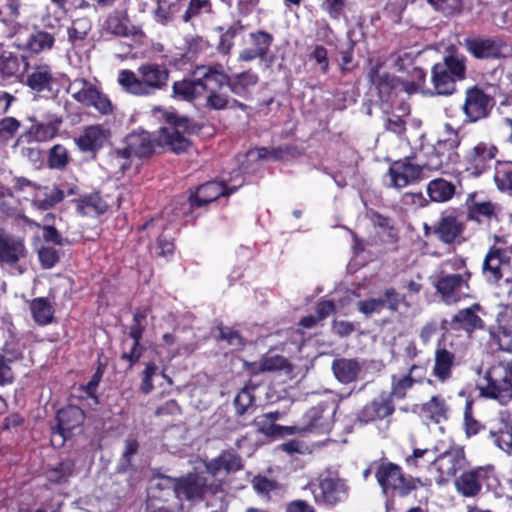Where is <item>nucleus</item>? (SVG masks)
I'll return each instance as SVG.
<instances>
[{
  "instance_id": "obj_1",
  "label": "nucleus",
  "mask_w": 512,
  "mask_h": 512,
  "mask_svg": "<svg viewBox=\"0 0 512 512\" xmlns=\"http://www.w3.org/2000/svg\"><path fill=\"white\" fill-rule=\"evenodd\" d=\"M485 385L479 387L480 396L496 400L502 405L512 401V363L492 366L485 375ZM464 426L468 436L476 435L481 429L487 430L486 440L512 457V409L499 411L498 416L482 426L466 407Z\"/></svg>"
},
{
  "instance_id": "obj_2",
  "label": "nucleus",
  "mask_w": 512,
  "mask_h": 512,
  "mask_svg": "<svg viewBox=\"0 0 512 512\" xmlns=\"http://www.w3.org/2000/svg\"><path fill=\"white\" fill-rule=\"evenodd\" d=\"M393 63L398 71L411 68L412 80L391 77L387 73L381 72L382 64L377 61L369 71V79L380 94L388 95L393 90L405 91L408 94L424 91L425 73L422 69L413 66V58L410 53L403 52L394 56Z\"/></svg>"
},
{
  "instance_id": "obj_3",
  "label": "nucleus",
  "mask_w": 512,
  "mask_h": 512,
  "mask_svg": "<svg viewBox=\"0 0 512 512\" xmlns=\"http://www.w3.org/2000/svg\"><path fill=\"white\" fill-rule=\"evenodd\" d=\"M169 79L168 69L156 63L142 64L137 74L131 70H121L118 74L119 85L128 93L138 96L150 95L166 86Z\"/></svg>"
},
{
  "instance_id": "obj_4",
  "label": "nucleus",
  "mask_w": 512,
  "mask_h": 512,
  "mask_svg": "<svg viewBox=\"0 0 512 512\" xmlns=\"http://www.w3.org/2000/svg\"><path fill=\"white\" fill-rule=\"evenodd\" d=\"M470 273L462 259L448 260L434 282L437 292L447 304H453L467 297Z\"/></svg>"
},
{
  "instance_id": "obj_5",
  "label": "nucleus",
  "mask_w": 512,
  "mask_h": 512,
  "mask_svg": "<svg viewBox=\"0 0 512 512\" xmlns=\"http://www.w3.org/2000/svg\"><path fill=\"white\" fill-rule=\"evenodd\" d=\"M465 57L458 54L449 55L443 62L433 66L431 82L433 91L431 94L451 95L455 92V84L465 78Z\"/></svg>"
},
{
  "instance_id": "obj_6",
  "label": "nucleus",
  "mask_w": 512,
  "mask_h": 512,
  "mask_svg": "<svg viewBox=\"0 0 512 512\" xmlns=\"http://www.w3.org/2000/svg\"><path fill=\"white\" fill-rule=\"evenodd\" d=\"M375 477L384 494L407 495L412 489L421 484L420 480L406 477L400 466L392 462H383L378 465Z\"/></svg>"
},
{
  "instance_id": "obj_7",
  "label": "nucleus",
  "mask_w": 512,
  "mask_h": 512,
  "mask_svg": "<svg viewBox=\"0 0 512 512\" xmlns=\"http://www.w3.org/2000/svg\"><path fill=\"white\" fill-rule=\"evenodd\" d=\"M155 142L146 131L130 133L126 138V147L112 152L111 159L121 170L130 166L131 155L144 157L150 155L154 150Z\"/></svg>"
},
{
  "instance_id": "obj_8",
  "label": "nucleus",
  "mask_w": 512,
  "mask_h": 512,
  "mask_svg": "<svg viewBox=\"0 0 512 512\" xmlns=\"http://www.w3.org/2000/svg\"><path fill=\"white\" fill-rule=\"evenodd\" d=\"M445 128L449 137L425 148L426 160L418 163L421 165L422 172L424 170L438 171L442 169L448 162L450 153L460 144L457 132L448 124L445 125Z\"/></svg>"
},
{
  "instance_id": "obj_9",
  "label": "nucleus",
  "mask_w": 512,
  "mask_h": 512,
  "mask_svg": "<svg viewBox=\"0 0 512 512\" xmlns=\"http://www.w3.org/2000/svg\"><path fill=\"white\" fill-rule=\"evenodd\" d=\"M67 92L77 102L85 106H93L101 114H109L112 112V104L110 100L102 94L92 83L85 79L79 78L73 80Z\"/></svg>"
},
{
  "instance_id": "obj_10",
  "label": "nucleus",
  "mask_w": 512,
  "mask_h": 512,
  "mask_svg": "<svg viewBox=\"0 0 512 512\" xmlns=\"http://www.w3.org/2000/svg\"><path fill=\"white\" fill-rule=\"evenodd\" d=\"M187 133V119H175L173 121L170 119L164 127L160 128L156 141L158 145L167 147L175 153H180L186 151L190 146Z\"/></svg>"
},
{
  "instance_id": "obj_11",
  "label": "nucleus",
  "mask_w": 512,
  "mask_h": 512,
  "mask_svg": "<svg viewBox=\"0 0 512 512\" xmlns=\"http://www.w3.org/2000/svg\"><path fill=\"white\" fill-rule=\"evenodd\" d=\"M309 488L319 504L333 505L347 498L348 489L343 480L333 477L320 478L311 482Z\"/></svg>"
},
{
  "instance_id": "obj_12",
  "label": "nucleus",
  "mask_w": 512,
  "mask_h": 512,
  "mask_svg": "<svg viewBox=\"0 0 512 512\" xmlns=\"http://www.w3.org/2000/svg\"><path fill=\"white\" fill-rule=\"evenodd\" d=\"M421 175V165L405 158L391 164L386 175V183L389 187L401 189L416 183L421 178Z\"/></svg>"
},
{
  "instance_id": "obj_13",
  "label": "nucleus",
  "mask_w": 512,
  "mask_h": 512,
  "mask_svg": "<svg viewBox=\"0 0 512 512\" xmlns=\"http://www.w3.org/2000/svg\"><path fill=\"white\" fill-rule=\"evenodd\" d=\"M497 151L493 144L485 142H479L469 148L463 156L466 171L475 176L480 175L490 167Z\"/></svg>"
},
{
  "instance_id": "obj_14",
  "label": "nucleus",
  "mask_w": 512,
  "mask_h": 512,
  "mask_svg": "<svg viewBox=\"0 0 512 512\" xmlns=\"http://www.w3.org/2000/svg\"><path fill=\"white\" fill-rule=\"evenodd\" d=\"M68 13L67 0H40L37 17L44 28L55 30L64 25Z\"/></svg>"
},
{
  "instance_id": "obj_15",
  "label": "nucleus",
  "mask_w": 512,
  "mask_h": 512,
  "mask_svg": "<svg viewBox=\"0 0 512 512\" xmlns=\"http://www.w3.org/2000/svg\"><path fill=\"white\" fill-rule=\"evenodd\" d=\"M464 461V453L457 447L450 448L438 457L434 456L433 468L438 473L435 481L440 485L449 481L464 466Z\"/></svg>"
},
{
  "instance_id": "obj_16",
  "label": "nucleus",
  "mask_w": 512,
  "mask_h": 512,
  "mask_svg": "<svg viewBox=\"0 0 512 512\" xmlns=\"http://www.w3.org/2000/svg\"><path fill=\"white\" fill-rule=\"evenodd\" d=\"M493 473L491 466L476 467L472 470L463 472L455 480V488L458 493L464 497H474L478 495L482 488V483Z\"/></svg>"
},
{
  "instance_id": "obj_17",
  "label": "nucleus",
  "mask_w": 512,
  "mask_h": 512,
  "mask_svg": "<svg viewBox=\"0 0 512 512\" xmlns=\"http://www.w3.org/2000/svg\"><path fill=\"white\" fill-rule=\"evenodd\" d=\"M402 301H404V297L394 288H389L386 289L381 296L359 301L357 308L365 316H371L373 314H379L385 308L395 312L398 310Z\"/></svg>"
},
{
  "instance_id": "obj_18",
  "label": "nucleus",
  "mask_w": 512,
  "mask_h": 512,
  "mask_svg": "<svg viewBox=\"0 0 512 512\" xmlns=\"http://www.w3.org/2000/svg\"><path fill=\"white\" fill-rule=\"evenodd\" d=\"M492 107L491 98L477 87L466 91L463 111L470 122L485 118Z\"/></svg>"
},
{
  "instance_id": "obj_19",
  "label": "nucleus",
  "mask_w": 512,
  "mask_h": 512,
  "mask_svg": "<svg viewBox=\"0 0 512 512\" xmlns=\"http://www.w3.org/2000/svg\"><path fill=\"white\" fill-rule=\"evenodd\" d=\"M273 42V36L265 31L251 32L246 40L247 47L239 53V60L251 62L257 58H264Z\"/></svg>"
},
{
  "instance_id": "obj_20",
  "label": "nucleus",
  "mask_w": 512,
  "mask_h": 512,
  "mask_svg": "<svg viewBox=\"0 0 512 512\" xmlns=\"http://www.w3.org/2000/svg\"><path fill=\"white\" fill-rule=\"evenodd\" d=\"M206 479L196 473H189L184 477L175 479L174 492L179 499H201L206 490Z\"/></svg>"
},
{
  "instance_id": "obj_21",
  "label": "nucleus",
  "mask_w": 512,
  "mask_h": 512,
  "mask_svg": "<svg viewBox=\"0 0 512 512\" xmlns=\"http://www.w3.org/2000/svg\"><path fill=\"white\" fill-rule=\"evenodd\" d=\"M242 183L243 181L240 180L238 181L237 184L233 186H228L224 182L216 181L203 184L198 188L196 194L193 197H191L190 205L192 207H199L203 204H207L218 199L220 196H227L235 192L237 188L242 185Z\"/></svg>"
},
{
  "instance_id": "obj_22",
  "label": "nucleus",
  "mask_w": 512,
  "mask_h": 512,
  "mask_svg": "<svg viewBox=\"0 0 512 512\" xmlns=\"http://www.w3.org/2000/svg\"><path fill=\"white\" fill-rule=\"evenodd\" d=\"M467 50L476 58H498L508 53V47L496 39H468L465 41Z\"/></svg>"
},
{
  "instance_id": "obj_23",
  "label": "nucleus",
  "mask_w": 512,
  "mask_h": 512,
  "mask_svg": "<svg viewBox=\"0 0 512 512\" xmlns=\"http://www.w3.org/2000/svg\"><path fill=\"white\" fill-rule=\"evenodd\" d=\"M54 80L52 68L46 63H37L27 69L25 83L33 91H51Z\"/></svg>"
},
{
  "instance_id": "obj_24",
  "label": "nucleus",
  "mask_w": 512,
  "mask_h": 512,
  "mask_svg": "<svg viewBox=\"0 0 512 512\" xmlns=\"http://www.w3.org/2000/svg\"><path fill=\"white\" fill-rule=\"evenodd\" d=\"M193 76L202 83L205 91H213L216 88L228 85L229 76L220 64L198 66L193 71Z\"/></svg>"
},
{
  "instance_id": "obj_25",
  "label": "nucleus",
  "mask_w": 512,
  "mask_h": 512,
  "mask_svg": "<svg viewBox=\"0 0 512 512\" xmlns=\"http://www.w3.org/2000/svg\"><path fill=\"white\" fill-rule=\"evenodd\" d=\"M425 378V369L422 366L412 365L405 375H393L391 382L390 396L396 399L405 398L407 392L415 383L421 382Z\"/></svg>"
},
{
  "instance_id": "obj_26",
  "label": "nucleus",
  "mask_w": 512,
  "mask_h": 512,
  "mask_svg": "<svg viewBox=\"0 0 512 512\" xmlns=\"http://www.w3.org/2000/svg\"><path fill=\"white\" fill-rule=\"evenodd\" d=\"M457 364V355L439 343L434 353L433 375L439 381L446 382L452 377L453 368Z\"/></svg>"
},
{
  "instance_id": "obj_27",
  "label": "nucleus",
  "mask_w": 512,
  "mask_h": 512,
  "mask_svg": "<svg viewBox=\"0 0 512 512\" xmlns=\"http://www.w3.org/2000/svg\"><path fill=\"white\" fill-rule=\"evenodd\" d=\"M31 126L25 136L29 141L45 142L54 138L59 130L61 119L53 116L47 120H38L30 117Z\"/></svg>"
},
{
  "instance_id": "obj_28",
  "label": "nucleus",
  "mask_w": 512,
  "mask_h": 512,
  "mask_svg": "<svg viewBox=\"0 0 512 512\" xmlns=\"http://www.w3.org/2000/svg\"><path fill=\"white\" fill-rule=\"evenodd\" d=\"M510 271V262L501 249H491L483 263V273L490 281H498Z\"/></svg>"
},
{
  "instance_id": "obj_29",
  "label": "nucleus",
  "mask_w": 512,
  "mask_h": 512,
  "mask_svg": "<svg viewBox=\"0 0 512 512\" xmlns=\"http://www.w3.org/2000/svg\"><path fill=\"white\" fill-rule=\"evenodd\" d=\"M394 412L392 400L387 395H380L365 405L358 414V420L369 423L390 416Z\"/></svg>"
},
{
  "instance_id": "obj_30",
  "label": "nucleus",
  "mask_w": 512,
  "mask_h": 512,
  "mask_svg": "<svg viewBox=\"0 0 512 512\" xmlns=\"http://www.w3.org/2000/svg\"><path fill=\"white\" fill-rule=\"evenodd\" d=\"M103 27L106 32L120 37L136 36L141 32L139 26L130 23L125 11H114L111 13L107 17Z\"/></svg>"
},
{
  "instance_id": "obj_31",
  "label": "nucleus",
  "mask_w": 512,
  "mask_h": 512,
  "mask_svg": "<svg viewBox=\"0 0 512 512\" xmlns=\"http://www.w3.org/2000/svg\"><path fill=\"white\" fill-rule=\"evenodd\" d=\"M206 470L212 476L219 475L222 471L226 474L242 469L241 457L232 451H223L218 457L205 463Z\"/></svg>"
},
{
  "instance_id": "obj_32",
  "label": "nucleus",
  "mask_w": 512,
  "mask_h": 512,
  "mask_svg": "<svg viewBox=\"0 0 512 512\" xmlns=\"http://www.w3.org/2000/svg\"><path fill=\"white\" fill-rule=\"evenodd\" d=\"M109 137V130L101 125H91L84 129L76 139V143L82 151H94L101 148Z\"/></svg>"
},
{
  "instance_id": "obj_33",
  "label": "nucleus",
  "mask_w": 512,
  "mask_h": 512,
  "mask_svg": "<svg viewBox=\"0 0 512 512\" xmlns=\"http://www.w3.org/2000/svg\"><path fill=\"white\" fill-rule=\"evenodd\" d=\"M333 415L334 411L311 409L307 414L309 423L301 431L315 435L328 434L333 426Z\"/></svg>"
},
{
  "instance_id": "obj_34",
  "label": "nucleus",
  "mask_w": 512,
  "mask_h": 512,
  "mask_svg": "<svg viewBox=\"0 0 512 512\" xmlns=\"http://www.w3.org/2000/svg\"><path fill=\"white\" fill-rule=\"evenodd\" d=\"M25 256V247L21 240L7 235L0 228V261L13 264Z\"/></svg>"
},
{
  "instance_id": "obj_35",
  "label": "nucleus",
  "mask_w": 512,
  "mask_h": 512,
  "mask_svg": "<svg viewBox=\"0 0 512 512\" xmlns=\"http://www.w3.org/2000/svg\"><path fill=\"white\" fill-rule=\"evenodd\" d=\"M64 199V193L58 187L37 186L31 193L33 206L40 210H48Z\"/></svg>"
},
{
  "instance_id": "obj_36",
  "label": "nucleus",
  "mask_w": 512,
  "mask_h": 512,
  "mask_svg": "<svg viewBox=\"0 0 512 512\" xmlns=\"http://www.w3.org/2000/svg\"><path fill=\"white\" fill-rule=\"evenodd\" d=\"M83 418L82 410L76 406L61 409L57 414L58 430L54 432V437L58 435L63 441L66 438V433L79 426Z\"/></svg>"
},
{
  "instance_id": "obj_37",
  "label": "nucleus",
  "mask_w": 512,
  "mask_h": 512,
  "mask_svg": "<svg viewBox=\"0 0 512 512\" xmlns=\"http://www.w3.org/2000/svg\"><path fill=\"white\" fill-rule=\"evenodd\" d=\"M463 228L462 221L457 217L454 215H446L439 220L435 228V234L441 241L452 243L461 236Z\"/></svg>"
},
{
  "instance_id": "obj_38",
  "label": "nucleus",
  "mask_w": 512,
  "mask_h": 512,
  "mask_svg": "<svg viewBox=\"0 0 512 512\" xmlns=\"http://www.w3.org/2000/svg\"><path fill=\"white\" fill-rule=\"evenodd\" d=\"M448 405L441 395H434L422 404L421 414L424 418L430 419L435 423H440L448 417Z\"/></svg>"
},
{
  "instance_id": "obj_39",
  "label": "nucleus",
  "mask_w": 512,
  "mask_h": 512,
  "mask_svg": "<svg viewBox=\"0 0 512 512\" xmlns=\"http://www.w3.org/2000/svg\"><path fill=\"white\" fill-rule=\"evenodd\" d=\"M204 94V86L197 77L184 79L173 84V95L181 100L191 101Z\"/></svg>"
},
{
  "instance_id": "obj_40",
  "label": "nucleus",
  "mask_w": 512,
  "mask_h": 512,
  "mask_svg": "<svg viewBox=\"0 0 512 512\" xmlns=\"http://www.w3.org/2000/svg\"><path fill=\"white\" fill-rule=\"evenodd\" d=\"M478 310H480V306L478 304H474L469 308L462 309L454 315L452 323L456 328H461L468 332L474 329L482 328L483 321L476 314V311Z\"/></svg>"
},
{
  "instance_id": "obj_41",
  "label": "nucleus",
  "mask_w": 512,
  "mask_h": 512,
  "mask_svg": "<svg viewBox=\"0 0 512 512\" xmlns=\"http://www.w3.org/2000/svg\"><path fill=\"white\" fill-rule=\"evenodd\" d=\"M286 366V360L279 355H265L257 362H245L244 368L252 375L263 372L281 370Z\"/></svg>"
},
{
  "instance_id": "obj_42",
  "label": "nucleus",
  "mask_w": 512,
  "mask_h": 512,
  "mask_svg": "<svg viewBox=\"0 0 512 512\" xmlns=\"http://www.w3.org/2000/svg\"><path fill=\"white\" fill-rule=\"evenodd\" d=\"M258 82V75L251 71H246L232 77H229L228 86L237 96L246 97Z\"/></svg>"
},
{
  "instance_id": "obj_43",
  "label": "nucleus",
  "mask_w": 512,
  "mask_h": 512,
  "mask_svg": "<svg viewBox=\"0 0 512 512\" xmlns=\"http://www.w3.org/2000/svg\"><path fill=\"white\" fill-rule=\"evenodd\" d=\"M332 370L335 377L340 382L350 383L357 378L360 372V366L355 360L342 358L334 360Z\"/></svg>"
},
{
  "instance_id": "obj_44",
  "label": "nucleus",
  "mask_w": 512,
  "mask_h": 512,
  "mask_svg": "<svg viewBox=\"0 0 512 512\" xmlns=\"http://www.w3.org/2000/svg\"><path fill=\"white\" fill-rule=\"evenodd\" d=\"M54 42L55 38L51 33L37 30L28 36L22 46L27 51L37 54L45 50H50Z\"/></svg>"
},
{
  "instance_id": "obj_45",
  "label": "nucleus",
  "mask_w": 512,
  "mask_h": 512,
  "mask_svg": "<svg viewBox=\"0 0 512 512\" xmlns=\"http://www.w3.org/2000/svg\"><path fill=\"white\" fill-rule=\"evenodd\" d=\"M427 193L434 202H446L455 193V186L442 178L434 179L427 186Z\"/></svg>"
},
{
  "instance_id": "obj_46",
  "label": "nucleus",
  "mask_w": 512,
  "mask_h": 512,
  "mask_svg": "<svg viewBox=\"0 0 512 512\" xmlns=\"http://www.w3.org/2000/svg\"><path fill=\"white\" fill-rule=\"evenodd\" d=\"M30 310L35 322L46 325L53 319V308L46 298H36L30 304Z\"/></svg>"
},
{
  "instance_id": "obj_47",
  "label": "nucleus",
  "mask_w": 512,
  "mask_h": 512,
  "mask_svg": "<svg viewBox=\"0 0 512 512\" xmlns=\"http://www.w3.org/2000/svg\"><path fill=\"white\" fill-rule=\"evenodd\" d=\"M19 70L17 57L0 44V84L15 76Z\"/></svg>"
},
{
  "instance_id": "obj_48",
  "label": "nucleus",
  "mask_w": 512,
  "mask_h": 512,
  "mask_svg": "<svg viewBox=\"0 0 512 512\" xmlns=\"http://www.w3.org/2000/svg\"><path fill=\"white\" fill-rule=\"evenodd\" d=\"M77 209L82 215H99L106 211L107 204L99 195H91L80 200Z\"/></svg>"
},
{
  "instance_id": "obj_49",
  "label": "nucleus",
  "mask_w": 512,
  "mask_h": 512,
  "mask_svg": "<svg viewBox=\"0 0 512 512\" xmlns=\"http://www.w3.org/2000/svg\"><path fill=\"white\" fill-rule=\"evenodd\" d=\"M25 346L18 339L11 338L7 340L2 348V355L14 367L24 358Z\"/></svg>"
},
{
  "instance_id": "obj_50",
  "label": "nucleus",
  "mask_w": 512,
  "mask_h": 512,
  "mask_svg": "<svg viewBox=\"0 0 512 512\" xmlns=\"http://www.w3.org/2000/svg\"><path fill=\"white\" fill-rule=\"evenodd\" d=\"M494 180L500 190L512 191V162L498 163Z\"/></svg>"
},
{
  "instance_id": "obj_51",
  "label": "nucleus",
  "mask_w": 512,
  "mask_h": 512,
  "mask_svg": "<svg viewBox=\"0 0 512 512\" xmlns=\"http://www.w3.org/2000/svg\"><path fill=\"white\" fill-rule=\"evenodd\" d=\"M91 27V21L87 17L74 19L67 30L69 40L71 42L83 40L91 30Z\"/></svg>"
},
{
  "instance_id": "obj_52",
  "label": "nucleus",
  "mask_w": 512,
  "mask_h": 512,
  "mask_svg": "<svg viewBox=\"0 0 512 512\" xmlns=\"http://www.w3.org/2000/svg\"><path fill=\"white\" fill-rule=\"evenodd\" d=\"M435 452L430 449H414L412 455L406 458V464L409 467H423L427 464H432L434 461Z\"/></svg>"
},
{
  "instance_id": "obj_53",
  "label": "nucleus",
  "mask_w": 512,
  "mask_h": 512,
  "mask_svg": "<svg viewBox=\"0 0 512 512\" xmlns=\"http://www.w3.org/2000/svg\"><path fill=\"white\" fill-rule=\"evenodd\" d=\"M73 466L71 461H64L47 472V479L50 482L61 483L72 474Z\"/></svg>"
},
{
  "instance_id": "obj_54",
  "label": "nucleus",
  "mask_w": 512,
  "mask_h": 512,
  "mask_svg": "<svg viewBox=\"0 0 512 512\" xmlns=\"http://www.w3.org/2000/svg\"><path fill=\"white\" fill-rule=\"evenodd\" d=\"M254 402L253 391L249 387H244L235 397L234 406L239 415L245 414Z\"/></svg>"
},
{
  "instance_id": "obj_55",
  "label": "nucleus",
  "mask_w": 512,
  "mask_h": 512,
  "mask_svg": "<svg viewBox=\"0 0 512 512\" xmlns=\"http://www.w3.org/2000/svg\"><path fill=\"white\" fill-rule=\"evenodd\" d=\"M253 424L258 432L269 437H277V432L281 429L280 425L271 421V416L265 414L256 417Z\"/></svg>"
},
{
  "instance_id": "obj_56",
  "label": "nucleus",
  "mask_w": 512,
  "mask_h": 512,
  "mask_svg": "<svg viewBox=\"0 0 512 512\" xmlns=\"http://www.w3.org/2000/svg\"><path fill=\"white\" fill-rule=\"evenodd\" d=\"M20 0H0V18L3 21H11L19 15Z\"/></svg>"
},
{
  "instance_id": "obj_57",
  "label": "nucleus",
  "mask_w": 512,
  "mask_h": 512,
  "mask_svg": "<svg viewBox=\"0 0 512 512\" xmlns=\"http://www.w3.org/2000/svg\"><path fill=\"white\" fill-rule=\"evenodd\" d=\"M19 128L20 122L14 117L0 119V140L11 139Z\"/></svg>"
},
{
  "instance_id": "obj_58",
  "label": "nucleus",
  "mask_w": 512,
  "mask_h": 512,
  "mask_svg": "<svg viewBox=\"0 0 512 512\" xmlns=\"http://www.w3.org/2000/svg\"><path fill=\"white\" fill-rule=\"evenodd\" d=\"M158 367L155 363H147L145 369L142 372V381L140 385V390L144 394L150 393L153 388V377L157 374Z\"/></svg>"
},
{
  "instance_id": "obj_59",
  "label": "nucleus",
  "mask_w": 512,
  "mask_h": 512,
  "mask_svg": "<svg viewBox=\"0 0 512 512\" xmlns=\"http://www.w3.org/2000/svg\"><path fill=\"white\" fill-rule=\"evenodd\" d=\"M210 10L211 3L209 0H190V4L183 15V20L188 22L202 11L209 12Z\"/></svg>"
},
{
  "instance_id": "obj_60",
  "label": "nucleus",
  "mask_w": 512,
  "mask_h": 512,
  "mask_svg": "<svg viewBox=\"0 0 512 512\" xmlns=\"http://www.w3.org/2000/svg\"><path fill=\"white\" fill-rule=\"evenodd\" d=\"M14 381V367L0 353V386L11 385Z\"/></svg>"
},
{
  "instance_id": "obj_61",
  "label": "nucleus",
  "mask_w": 512,
  "mask_h": 512,
  "mask_svg": "<svg viewBox=\"0 0 512 512\" xmlns=\"http://www.w3.org/2000/svg\"><path fill=\"white\" fill-rule=\"evenodd\" d=\"M68 162L66 149L61 146H54L49 156V164L52 168H63Z\"/></svg>"
},
{
  "instance_id": "obj_62",
  "label": "nucleus",
  "mask_w": 512,
  "mask_h": 512,
  "mask_svg": "<svg viewBox=\"0 0 512 512\" xmlns=\"http://www.w3.org/2000/svg\"><path fill=\"white\" fill-rule=\"evenodd\" d=\"M494 213V206L491 202L474 203L470 207V217L480 221V217H491Z\"/></svg>"
},
{
  "instance_id": "obj_63",
  "label": "nucleus",
  "mask_w": 512,
  "mask_h": 512,
  "mask_svg": "<svg viewBox=\"0 0 512 512\" xmlns=\"http://www.w3.org/2000/svg\"><path fill=\"white\" fill-rule=\"evenodd\" d=\"M462 5L461 0H431V6L435 10L442 11L446 14H451L460 10Z\"/></svg>"
},
{
  "instance_id": "obj_64",
  "label": "nucleus",
  "mask_w": 512,
  "mask_h": 512,
  "mask_svg": "<svg viewBox=\"0 0 512 512\" xmlns=\"http://www.w3.org/2000/svg\"><path fill=\"white\" fill-rule=\"evenodd\" d=\"M241 30V26L235 25L230 27L220 39L218 49L224 54H228L233 46L232 39L236 35L237 31Z\"/></svg>"
}]
</instances>
